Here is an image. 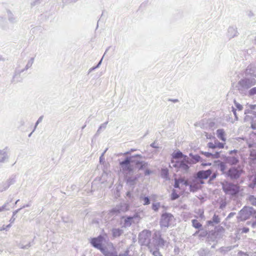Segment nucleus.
Wrapping results in <instances>:
<instances>
[{
  "label": "nucleus",
  "mask_w": 256,
  "mask_h": 256,
  "mask_svg": "<svg viewBox=\"0 0 256 256\" xmlns=\"http://www.w3.org/2000/svg\"><path fill=\"white\" fill-rule=\"evenodd\" d=\"M151 232L149 230H144L138 235V242L142 246H148L150 252L154 256H160V232H156L153 236L152 242H150Z\"/></svg>",
  "instance_id": "f257e3e1"
},
{
  "label": "nucleus",
  "mask_w": 256,
  "mask_h": 256,
  "mask_svg": "<svg viewBox=\"0 0 256 256\" xmlns=\"http://www.w3.org/2000/svg\"><path fill=\"white\" fill-rule=\"evenodd\" d=\"M137 157L142 158V156L140 154L126 156L123 160L120 162L119 166L124 174H132L136 168L142 170L148 166L147 162L136 160Z\"/></svg>",
  "instance_id": "f03ea898"
},
{
  "label": "nucleus",
  "mask_w": 256,
  "mask_h": 256,
  "mask_svg": "<svg viewBox=\"0 0 256 256\" xmlns=\"http://www.w3.org/2000/svg\"><path fill=\"white\" fill-rule=\"evenodd\" d=\"M256 84L255 78H249L246 76L237 82L236 88L238 92L242 95H246L248 90Z\"/></svg>",
  "instance_id": "7ed1b4c3"
},
{
  "label": "nucleus",
  "mask_w": 256,
  "mask_h": 256,
  "mask_svg": "<svg viewBox=\"0 0 256 256\" xmlns=\"http://www.w3.org/2000/svg\"><path fill=\"white\" fill-rule=\"evenodd\" d=\"M222 188L226 194L230 198L236 197L240 192V186L238 184L224 182L222 184Z\"/></svg>",
  "instance_id": "20e7f679"
},
{
  "label": "nucleus",
  "mask_w": 256,
  "mask_h": 256,
  "mask_svg": "<svg viewBox=\"0 0 256 256\" xmlns=\"http://www.w3.org/2000/svg\"><path fill=\"white\" fill-rule=\"evenodd\" d=\"M244 172L243 167L241 166H231L227 170L225 178L232 180H236L240 177Z\"/></svg>",
  "instance_id": "39448f33"
},
{
  "label": "nucleus",
  "mask_w": 256,
  "mask_h": 256,
  "mask_svg": "<svg viewBox=\"0 0 256 256\" xmlns=\"http://www.w3.org/2000/svg\"><path fill=\"white\" fill-rule=\"evenodd\" d=\"M188 164H191L190 159L188 156H184V159L176 160H172L171 163L170 164V166L178 168L184 172H187L189 169Z\"/></svg>",
  "instance_id": "423d86ee"
},
{
  "label": "nucleus",
  "mask_w": 256,
  "mask_h": 256,
  "mask_svg": "<svg viewBox=\"0 0 256 256\" xmlns=\"http://www.w3.org/2000/svg\"><path fill=\"white\" fill-rule=\"evenodd\" d=\"M254 208L251 206H244L238 213L237 218L238 221H244L252 217Z\"/></svg>",
  "instance_id": "0eeeda50"
},
{
  "label": "nucleus",
  "mask_w": 256,
  "mask_h": 256,
  "mask_svg": "<svg viewBox=\"0 0 256 256\" xmlns=\"http://www.w3.org/2000/svg\"><path fill=\"white\" fill-rule=\"evenodd\" d=\"M106 238V234H100L97 237L91 238L90 242L94 248L99 250L107 242Z\"/></svg>",
  "instance_id": "6e6552de"
},
{
  "label": "nucleus",
  "mask_w": 256,
  "mask_h": 256,
  "mask_svg": "<svg viewBox=\"0 0 256 256\" xmlns=\"http://www.w3.org/2000/svg\"><path fill=\"white\" fill-rule=\"evenodd\" d=\"M106 244L102 247L99 250L105 256H118L117 252L112 243L106 242Z\"/></svg>",
  "instance_id": "1a4fd4ad"
},
{
  "label": "nucleus",
  "mask_w": 256,
  "mask_h": 256,
  "mask_svg": "<svg viewBox=\"0 0 256 256\" xmlns=\"http://www.w3.org/2000/svg\"><path fill=\"white\" fill-rule=\"evenodd\" d=\"M130 206L126 203H120L112 208L109 214L111 216L117 215L121 212H126L129 210Z\"/></svg>",
  "instance_id": "9d476101"
},
{
  "label": "nucleus",
  "mask_w": 256,
  "mask_h": 256,
  "mask_svg": "<svg viewBox=\"0 0 256 256\" xmlns=\"http://www.w3.org/2000/svg\"><path fill=\"white\" fill-rule=\"evenodd\" d=\"M131 174H124L126 183L129 186V188L133 190L136 184L137 183L139 176L136 174L134 176H130Z\"/></svg>",
  "instance_id": "9b49d317"
},
{
  "label": "nucleus",
  "mask_w": 256,
  "mask_h": 256,
  "mask_svg": "<svg viewBox=\"0 0 256 256\" xmlns=\"http://www.w3.org/2000/svg\"><path fill=\"white\" fill-rule=\"evenodd\" d=\"M174 218L173 216L170 213H164L161 216V228H168Z\"/></svg>",
  "instance_id": "f8f14e48"
},
{
  "label": "nucleus",
  "mask_w": 256,
  "mask_h": 256,
  "mask_svg": "<svg viewBox=\"0 0 256 256\" xmlns=\"http://www.w3.org/2000/svg\"><path fill=\"white\" fill-rule=\"evenodd\" d=\"M204 184L203 180H199L195 176L190 182V190L191 192H196L200 188V185Z\"/></svg>",
  "instance_id": "ddd939ff"
},
{
  "label": "nucleus",
  "mask_w": 256,
  "mask_h": 256,
  "mask_svg": "<svg viewBox=\"0 0 256 256\" xmlns=\"http://www.w3.org/2000/svg\"><path fill=\"white\" fill-rule=\"evenodd\" d=\"M248 148H251L250 150V156L248 160L252 164L256 163V144L254 143L248 144Z\"/></svg>",
  "instance_id": "4468645a"
},
{
  "label": "nucleus",
  "mask_w": 256,
  "mask_h": 256,
  "mask_svg": "<svg viewBox=\"0 0 256 256\" xmlns=\"http://www.w3.org/2000/svg\"><path fill=\"white\" fill-rule=\"evenodd\" d=\"M224 160L227 164L232 166H236L240 162L238 154L234 156H226L224 158Z\"/></svg>",
  "instance_id": "2eb2a0df"
},
{
  "label": "nucleus",
  "mask_w": 256,
  "mask_h": 256,
  "mask_svg": "<svg viewBox=\"0 0 256 256\" xmlns=\"http://www.w3.org/2000/svg\"><path fill=\"white\" fill-rule=\"evenodd\" d=\"M212 172L210 170H200L196 174L195 176L199 180L206 179L212 174Z\"/></svg>",
  "instance_id": "dca6fc26"
},
{
  "label": "nucleus",
  "mask_w": 256,
  "mask_h": 256,
  "mask_svg": "<svg viewBox=\"0 0 256 256\" xmlns=\"http://www.w3.org/2000/svg\"><path fill=\"white\" fill-rule=\"evenodd\" d=\"M238 32L236 26H230L228 27L227 31L226 36L229 39L238 36Z\"/></svg>",
  "instance_id": "f3484780"
},
{
  "label": "nucleus",
  "mask_w": 256,
  "mask_h": 256,
  "mask_svg": "<svg viewBox=\"0 0 256 256\" xmlns=\"http://www.w3.org/2000/svg\"><path fill=\"white\" fill-rule=\"evenodd\" d=\"M34 58H30V60L28 61L26 65V66L25 68L24 69L20 70L18 69V68H17L16 69V72H15V74L13 77V79L14 78V77L16 76V74H20L23 72L24 71L26 70L29 68H30L32 66V65L34 63Z\"/></svg>",
  "instance_id": "a211bd4d"
},
{
  "label": "nucleus",
  "mask_w": 256,
  "mask_h": 256,
  "mask_svg": "<svg viewBox=\"0 0 256 256\" xmlns=\"http://www.w3.org/2000/svg\"><path fill=\"white\" fill-rule=\"evenodd\" d=\"M7 18L8 22L12 24L17 23L18 20L16 16L13 13L8 9L6 10Z\"/></svg>",
  "instance_id": "6ab92c4d"
},
{
  "label": "nucleus",
  "mask_w": 256,
  "mask_h": 256,
  "mask_svg": "<svg viewBox=\"0 0 256 256\" xmlns=\"http://www.w3.org/2000/svg\"><path fill=\"white\" fill-rule=\"evenodd\" d=\"M136 216H128L124 218L122 227H130L134 222V219Z\"/></svg>",
  "instance_id": "aec40b11"
},
{
  "label": "nucleus",
  "mask_w": 256,
  "mask_h": 256,
  "mask_svg": "<svg viewBox=\"0 0 256 256\" xmlns=\"http://www.w3.org/2000/svg\"><path fill=\"white\" fill-rule=\"evenodd\" d=\"M200 153L204 155L206 158H217L220 157V152H216L214 153L210 152H200Z\"/></svg>",
  "instance_id": "412c9836"
},
{
  "label": "nucleus",
  "mask_w": 256,
  "mask_h": 256,
  "mask_svg": "<svg viewBox=\"0 0 256 256\" xmlns=\"http://www.w3.org/2000/svg\"><path fill=\"white\" fill-rule=\"evenodd\" d=\"M140 202L142 203L144 206L148 205L150 203V200L148 196H146L145 194H142L139 196Z\"/></svg>",
  "instance_id": "4be33fe9"
},
{
  "label": "nucleus",
  "mask_w": 256,
  "mask_h": 256,
  "mask_svg": "<svg viewBox=\"0 0 256 256\" xmlns=\"http://www.w3.org/2000/svg\"><path fill=\"white\" fill-rule=\"evenodd\" d=\"M216 134L218 138L222 142L226 141V133L224 129H218L216 131Z\"/></svg>",
  "instance_id": "5701e85b"
},
{
  "label": "nucleus",
  "mask_w": 256,
  "mask_h": 256,
  "mask_svg": "<svg viewBox=\"0 0 256 256\" xmlns=\"http://www.w3.org/2000/svg\"><path fill=\"white\" fill-rule=\"evenodd\" d=\"M226 162H220L218 164V168L222 172V174L226 176Z\"/></svg>",
  "instance_id": "b1692460"
},
{
  "label": "nucleus",
  "mask_w": 256,
  "mask_h": 256,
  "mask_svg": "<svg viewBox=\"0 0 256 256\" xmlns=\"http://www.w3.org/2000/svg\"><path fill=\"white\" fill-rule=\"evenodd\" d=\"M112 236L114 238H117L120 236L124 232L120 228H114L112 230Z\"/></svg>",
  "instance_id": "393cba45"
},
{
  "label": "nucleus",
  "mask_w": 256,
  "mask_h": 256,
  "mask_svg": "<svg viewBox=\"0 0 256 256\" xmlns=\"http://www.w3.org/2000/svg\"><path fill=\"white\" fill-rule=\"evenodd\" d=\"M248 203L256 206V196L254 195H249L246 198Z\"/></svg>",
  "instance_id": "a878e982"
},
{
  "label": "nucleus",
  "mask_w": 256,
  "mask_h": 256,
  "mask_svg": "<svg viewBox=\"0 0 256 256\" xmlns=\"http://www.w3.org/2000/svg\"><path fill=\"white\" fill-rule=\"evenodd\" d=\"M190 156L192 158L191 159H190L191 164H196L200 160L201 158L200 156L198 154L194 155L192 153H190Z\"/></svg>",
  "instance_id": "bb28decb"
},
{
  "label": "nucleus",
  "mask_w": 256,
  "mask_h": 256,
  "mask_svg": "<svg viewBox=\"0 0 256 256\" xmlns=\"http://www.w3.org/2000/svg\"><path fill=\"white\" fill-rule=\"evenodd\" d=\"M186 156L184 155L181 152L178 151L174 154L173 158L176 160H178L179 158L184 159V156Z\"/></svg>",
  "instance_id": "cd10ccee"
},
{
  "label": "nucleus",
  "mask_w": 256,
  "mask_h": 256,
  "mask_svg": "<svg viewBox=\"0 0 256 256\" xmlns=\"http://www.w3.org/2000/svg\"><path fill=\"white\" fill-rule=\"evenodd\" d=\"M198 252L200 256H209L210 251L208 249L200 248Z\"/></svg>",
  "instance_id": "c85d7f7f"
},
{
  "label": "nucleus",
  "mask_w": 256,
  "mask_h": 256,
  "mask_svg": "<svg viewBox=\"0 0 256 256\" xmlns=\"http://www.w3.org/2000/svg\"><path fill=\"white\" fill-rule=\"evenodd\" d=\"M220 222V220L218 216L214 214L212 218V220H209L208 222L209 224H211L212 223H214L216 224H218Z\"/></svg>",
  "instance_id": "c756f323"
},
{
  "label": "nucleus",
  "mask_w": 256,
  "mask_h": 256,
  "mask_svg": "<svg viewBox=\"0 0 256 256\" xmlns=\"http://www.w3.org/2000/svg\"><path fill=\"white\" fill-rule=\"evenodd\" d=\"M161 177L166 180L170 179L168 178V171L167 169H161Z\"/></svg>",
  "instance_id": "7c9ffc66"
},
{
  "label": "nucleus",
  "mask_w": 256,
  "mask_h": 256,
  "mask_svg": "<svg viewBox=\"0 0 256 256\" xmlns=\"http://www.w3.org/2000/svg\"><path fill=\"white\" fill-rule=\"evenodd\" d=\"M252 217L255 218V221H253L252 222H248L247 224H251L252 227L254 228H256V210H255L254 209V212H252Z\"/></svg>",
  "instance_id": "2f4dec72"
},
{
  "label": "nucleus",
  "mask_w": 256,
  "mask_h": 256,
  "mask_svg": "<svg viewBox=\"0 0 256 256\" xmlns=\"http://www.w3.org/2000/svg\"><path fill=\"white\" fill-rule=\"evenodd\" d=\"M250 182L248 184V186L250 188H254L256 186V176H252L250 179Z\"/></svg>",
  "instance_id": "473e14b6"
},
{
  "label": "nucleus",
  "mask_w": 256,
  "mask_h": 256,
  "mask_svg": "<svg viewBox=\"0 0 256 256\" xmlns=\"http://www.w3.org/2000/svg\"><path fill=\"white\" fill-rule=\"evenodd\" d=\"M192 226L197 229H199L202 227V224L196 220H192Z\"/></svg>",
  "instance_id": "72a5a7b5"
},
{
  "label": "nucleus",
  "mask_w": 256,
  "mask_h": 256,
  "mask_svg": "<svg viewBox=\"0 0 256 256\" xmlns=\"http://www.w3.org/2000/svg\"><path fill=\"white\" fill-rule=\"evenodd\" d=\"M2 189L0 190V192H2L6 190L10 186L7 182H2L1 184Z\"/></svg>",
  "instance_id": "f704fd0d"
},
{
  "label": "nucleus",
  "mask_w": 256,
  "mask_h": 256,
  "mask_svg": "<svg viewBox=\"0 0 256 256\" xmlns=\"http://www.w3.org/2000/svg\"><path fill=\"white\" fill-rule=\"evenodd\" d=\"M246 95L250 97L256 95V87H254L249 90Z\"/></svg>",
  "instance_id": "c9c22d12"
},
{
  "label": "nucleus",
  "mask_w": 256,
  "mask_h": 256,
  "mask_svg": "<svg viewBox=\"0 0 256 256\" xmlns=\"http://www.w3.org/2000/svg\"><path fill=\"white\" fill-rule=\"evenodd\" d=\"M248 106V108L244 110L245 114H248L250 113L252 110L255 109V108L256 107V104H250V105Z\"/></svg>",
  "instance_id": "e433bc0d"
},
{
  "label": "nucleus",
  "mask_w": 256,
  "mask_h": 256,
  "mask_svg": "<svg viewBox=\"0 0 256 256\" xmlns=\"http://www.w3.org/2000/svg\"><path fill=\"white\" fill-rule=\"evenodd\" d=\"M21 210V208H18L14 211L13 212H12V216L11 218L10 219V223H13L14 220H16V215Z\"/></svg>",
  "instance_id": "4c0bfd02"
},
{
  "label": "nucleus",
  "mask_w": 256,
  "mask_h": 256,
  "mask_svg": "<svg viewBox=\"0 0 256 256\" xmlns=\"http://www.w3.org/2000/svg\"><path fill=\"white\" fill-rule=\"evenodd\" d=\"M132 190H131V189H130V190L126 192V196L128 198L129 200L131 202H132L133 200H134V196L132 194Z\"/></svg>",
  "instance_id": "58836bf2"
},
{
  "label": "nucleus",
  "mask_w": 256,
  "mask_h": 256,
  "mask_svg": "<svg viewBox=\"0 0 256 256\" xmlns=\"http://www.w3.org/2000/svg\"><path fill=\"white\" fill-rule=\"evenodd\" d=\"M108 123V122H106L103 124H102L99 127L98 129V130H97V132H96V134H99L101 130H104L106 127V125Z\"/></svg>",
  "instance_id": "ea45409f"
},
{
  "label": "nucleus",
  "mask_w": 256,
  "mask_h": 256,
  "mask_svg": "<svg viewBox=\"0 0 256 256\" xmlns=\"http://www.w3.org/2000/svg\"><path fill=\"white\" fill-rule=\"evenodd\" d=\"M160 207V202L153 203L152 206V208L154 212H158L159 210Z\"/></svg>",
  "instance_id": "a19ab883"
},
{
  "label": "nucleus",
  "mask_w": 256,
  "mask_h": 256,
  "mask_svg": "<svg viewBox=\"0 0 256 256\" xmlns=\"http://www.w3.org/2000/svg\"><path fill=\"white\" fill-rule=\"evenodd\" d=\"M215 144L216 148H223L224 146V144L220 142L218 140H216Z\"/></svg>",
  "instance_id": "79ce46f5"
},
{
  "label": "nucleus",
  "mask_w": 256,
  "mask_h": 256,
  "mask_svg": "<svg viewBox=\"0 0 256 256\" xmlns=\"http://www.w3.org/2000/svg\"><path fill=\"white\" fill-rule=\"evenodd\" d=\"M6 182L8 184H10V186L14 184L16 182L14 176H11L6 180Z\"/></svg>",
  "instance_id": "37998d69"
},
{
  "label": "nucleus",
  "mask_w": 256,
  "mask_h": 256,
  "mask_svg": "<svg viewBox=\"0 0 256 256\" xmlns=\"http://www.w3.org/2000/svg\"><path fill=\"white\" fill-rule=\"evenodd\" d=\"M179 197L178 194L175 190H172V193L171 194V199L172 200H175L177 199Z\"/></svg>",
  "instance_id": "c03bdc74"
},
{
  "label": "nucleus",
  "mask_w": 256,
  "mask_h": 256,
  "mask_svg": "<svg viewBox=\"0 0 256 256\" xmlns=\"http://www.w3.org/2000/svg\"><path fill=\"white\" fill-rule=\"evenodd\" d=\"M30 246H31L30 242H29L28 244L26 245H24L21 244H20L18 245V247L22 249H28Z\"/></svg>",
  "instance_id": "a18cd8bd"
},
{
  "label": "nucleus",
  "mask_w": 256,
  "mask_h": 256,
  "mask_svg": "<svg viewBox=\"0 0 256 256\" xmlns=\"http://www.w3.org/2000/svg\"><path fill=\"white\" fill-rule=\"evenodd\" d=\"M180 184H182L186 186H190V182H189L188 181L184 180L182 178L180 179Z\"/></svg>",
  "instance_id": "49530a36"
},
{
  "label": "nucleus",
  "mask_w": 256,
  "mask_h": 256,
  "mask_svg": "<svg viewBox=\"0 0 256 256\" xmlns=\"http://www.w3.org/2000/svg\"><path fill=\"white\" fill-rule=\"evenodd\" d=\"M8 202L5 203L2 206L0 207V212L4 210H8L9 208H7V206Z\"/></svg>",
  "instance_id": "de8ad7c7"
},
{
  "label": "nucleus",
  "mask_w": 256,
  "mask_h": 256,
  "mask_svg": "<svg viewBox=\"0 0 256 256\" xmlns=\"http://www.w3.org/2000/svg\"><path fill=\"white\" fill-rule=\"evenodd\" d=\"M235 106L238 110H242V106L238 102H236L235 100H234Z\"/></svg>",
  "instance_id": "09e8293b"
},
{
  "label": "nucleus",
  "mask_w": 256,
  "mask_h": 256,
  "mask_svg": "<svg viewBox=\"0 0 256 256\" xmlns=\"http://www.w3.org/2000/svg\"><path fill=\"white\" fill-rule=\"evenodd\" d=\"M161 248H163L164 246H166V248L168 246L169 243L166 241H164L163 239L161 238Z\"/></svg>",
  "instance_id": "8fccbe9b"
},
{
  "label": "nucleus",
  "mask_w": 256,
  "mask_h": 256,
  "mask_svg": "<svg viewBox=\"0 0 256 256\" xmlns=\"http://www.w3.org/2000/svg\"><path fill=\"white\" fill-rule=\"evenodd\" d=\"M208 147L212 149H214L216 148V144H215V140L214 141V143L210 142H208L207 144Z\"/></svg>",
  "instance_id": "3c124183"
},
{
  "label": "nucleus",
  "mask_w": 256,
  "mask_h": 256,
  "mask_svg": "<svg viewBox=\"0 0 256 256\" xmlns=\"http://www.w3.org/2000/svg\"><path fill=\"white\" fill-rule=\"evenodd\" d=\"M180 184V179H178V180L176 179L175 182H174V187L175 188H179Z\"/></svg>",
  "instance_id": "603ef678"
},
{
  "label": "nucleus",
  "mask_w": 256,
  "mask_h": 256,
  "mask_svg": "<svg viewBox=\"0 0 256 256\" xmlns=\"http://www.w3.org/2000/svg\"><path fill=\"white\" fill-rule=\"evenodd\" d=\"M42 118H43V116H40L38 120L36 121V124H35V126H34V130H35L38 124L39 123H40V122H42Z\"/></svg>",
  "instance_id": "864d4df0"
},
{
  "label": "nucleus",
  "mask_w": 256,
  "mask_h": 256,
  "mask_svg": "<svg viewBox=\"0 0 256 256\" xmlns=\"http://www.w3.org/2000/svg\"><path fill=\"white\" fill-rule=\"evenodd\" d=\"M108 148H106L105 150L102 152V155L100 156V163H102L103 160H104V154L106 153V150H108Z\"/></svg>",
  "instance_id": "5fc2aeb1"
},
{
  "label": "nucleus",
  "mask_w": 256,
  "mask_h": 256,
  "mask_svg": "<svg viewBox=\"0 0 256 256\" xmlns=\"http://www.w3.org/2000/svg\"><path fill=\"white\" fill-rule=\"evenodd\" d=\"M40 0H35L34 2L31 3V6H34L36 5L39 4H40Z\"/></svg>",
  "instance_id": "6e6d98bb"
},
{
  "label": "nucleus",
  "mask_w": 256,
  "mask_h": 256,
  "mask_svg": "<svg viewBox=\"0 0 256 256\" xmlns=\"http://www.w3.org/2000/svg\"><path fill=\"white\" fill-rule=\"evenodd\" d=\"M135 150H135L134 149L132 148V149L130 150V151L126 152H124V154H122V153L119 154H118V156H120V155H122V154H123V155H127V154H130V152H134V151H135Z\"/></svg>",
  "instance_id": "4d7b16f0"
},
{
  "label": "nucleus",
  "mask_w": 256,
  "mask_h": 256,
  "mask_svg": "<svg viewBox=\"0 0 256 256\" xmlns=\"http://www.w3.org/2000/svg\"><path fill=\"white\" fill-rule=\"evenodd\" d=\"M238 152V150H230L228 152V154L230 155H232V156H233L234 154L236 155V154H237Z\"/></svg>",
  "instance_id": "13d9d810"
},
{
  "label": "nucleus",
  "mask_w": 256,
  "mask_h": 256,
  "mask_svg": "<svg viewBox=\"0 0 256 256\" xmlns=\"http://www.w3.org/2000/svg\"><path fill=\"white\" fill-rule=\"evenodd\" d=\"M248 16L249 17V18H252V17H254L255 14H254V12H252V11H249L248 12V14H247Z\"/></svg>",
  "instance_id": "bf43d9fd"
},
{
  "label": "nucleus",
  "mask_w": 256,
  "mask_h": 256,
  "mask_svg": "<svg viewBox=\"0 0 256 256\" xmlns=\"http://www.w3.org/2000/svg\"><path fill=\"white\" fill-rule=\"evenodd\" d=\"M249 232V228L246 227H244L242 229V232L247 233Z\"/></svg>",
  "instance_id": "052dcab7"
},
{
  "label": "nucleus",
  "mask_w": 256,
  "mask_h": 256,
  "mask_svg": "<svg viewBox=\"0 0 256 256\" xmlns=\"http://www.w3.org/2000/svg\"><path fill=\"white\" fill-rule=\"evenodd\" d=\"M235 214H236V212H230V214H229L227 216L226 219L230 218H231L233 217Z\"/></svg>",
  "instance_id": "680f3d73"
},
{
  "label": "nucleus",
  "mask_w": 256,
  "mask_h": 256,
  "mask_svg": "<svg viewBox=\"0 0 256 256\" xmlns=\"http://www.w3.org/2000/svg\"><path fill=\"white\" fill-rule=\"evenodd\" d=\"M150 173H151V171L148 169H146L144 170V175L145 176H148V175L150 174Z\"/></svg>",
  "instance_id": "e2e57ef3"
},
{
  "label": "nucleus",
  "mask_w": 256,
  "mask_h": 256,
  "mask_svg": "<svg viewBox=\"0 0 256 256\" xmlns=\"http://www.w3.org/2000/svg\"><path fill=\"white\" fill-rule=\"evenodd\" d=\"M128 253H129V250H126V251H124V254H120L121 255V256H128Z\"/></svg>",
  "instance_id": "0e129e2a"
},
{
  "label": "nucleus",
  "mask_w": 256,
  "mask_h": 256,
  "mask_svg": "<svg viewBox=\"0 0 256 256\" xmlns=\"http://www.w3.org/2000/svg\"><path fill=\"white\" fill-rule=\"evenodd\" d=\"M102 58L100 60V61L98 62V63L97 64V65L96 66V67L94 68H92V70H94V69L95 68H98L100 66L101 64V63H102Z\"/></svg>",
  "instance_id": "69168bd1"
},
{
  "label": "nucleus",
  "mask_w": 256,
  "mask_h": 256,
  "mask_svg": "<svg viewBox=\"0 0 256 256\" xmlns=\"http://www.w3.org/2000/svg\"><path fill=\"white\" fill-rule=\"evenodd\" d=\"M206 134L205 136H206V138L210 139L212 137V135L211 134H208L206 132H205Z\"/></svg>",
  "instance_id": "338daca9"
},
{
  "label": "nucleus",
  "mask_w": 256,
  "mask_h": 256,
  "mask_svg": "<svg viewBox=\"0 0 256 256\" xmlns=\"http://www.w3.org/2000/svg\"><path fill=\"white\" fill-rule=\"evenodd\" d=\"M216 177V174H213L212 176L210 178V180H214Z\"/></svg>",
  "instance_id": "774afa93"
}]
</instances>
